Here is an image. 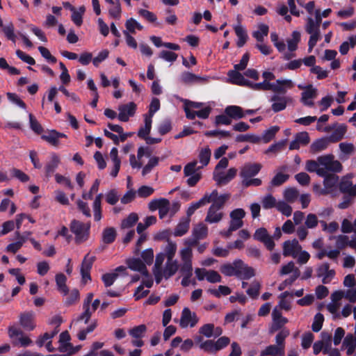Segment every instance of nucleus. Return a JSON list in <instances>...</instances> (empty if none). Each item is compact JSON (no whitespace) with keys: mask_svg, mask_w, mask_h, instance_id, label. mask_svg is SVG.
I'll use <instances>...</instances> for the list:
<instances>
[{"mask_svg":"<svg viewBox=\"0 0 356 356\" xmlns=\"http://www.w3.org/2000/svg\"><path fill=\"white\" fill-rule=\"evenodd\" d=\"M287 322L288 319L286 318H283L282 320H273V323L269 327V334H272L278 330L280 331Z\"/></svg>","mask_w":356,"mask_h":356,"instance_id":"53","label":"nucleus"},{"mask_svg":"<svg viewBox=\"0 0 356 356\" xmlns=\"http://www.w3.org/2000/svg\"><path fill=\"white\" fill-rule=\"evenodd\" d=\"M262 165L259 163H248L244 165L240 172V176L243 179L256 176L261 170Z\"/></svg>","mask_w":356,"mask_h":356,"instance_id":"11","label":"nucleus"},{"mask_svg":"<svg viewBox=\"0 0 356 356\" xmlns=\"http://www.w3.org/2000/svg\"><path fill=\"white\" fill-rule=\"evenodd\" d=\"M67 277L63 273H58L56 275V282L59 291L64 295H67L69 292V289L66 285Z\"/></svg>","mask_w":356,"mask_h":356,"instance_id":"40","label":"nucleus"},{"mask_svg":"<svg viewBox=\"0 0 356 356\" xmlns=\"http://www.w3.org/2000/svg\"><path fill=\"white\" fill-rule=\"evenodd\" d=\"M223 217V213L220 210L213 207H209L205 221L209 223H216L220 222Z\"/></svg>","mask_w":356,"mask_h":356,"instance_id":"24","label":"nucleus"},{"mask_svg":"<svg viewBox=\"0 0 356 356\" xmlns=\"http://www.w3.org/2000/svg\"><path fill=\"white\" fill-rule=\"evenodd\" d=\"M240 70H230L228 72L227 75L232 83L242 86L245 78L239 72Z\"/></svg>","mask_w":356,"mask_h":356,"instance_id":"33","label":"nucleus"},{"mask_svg":"<svg viewBox=\"0 0 356 356\" xmlns=\"http://www.w3.org/2000/svg\"><path fill=\"white\" fill-rule=\"evenodd\" d=\"M262 205L265 209H272L277 205L276 200L272 195L268 194L264 197Z\"/></svg>","mask_w":356,"mask_h":356,"instance_id":"62","label":"nucleus"},{"mask_svg":"<svg viewBox=\"0 0 356 356\" xmlns=\"http://www.w3.org/2000/svg\"><path fill=\"white\" fill-rule=\"evenodd\" d=\"M293 84L290 79H277L276 83H272L271 90L276 93L285 94L287 88H291Z\"/></svg>","mask_w":356,"mask_h":356,"instance_id":"19","label":"nucleus"},{"mask_svg":"<svg viewBox=\"0 0 356 356\" xmlns=\"http://www.w3.org/2000/svg\"><path fill=\"white\" fill-rule=\"evenodd\" d=\"M323 321H324L323 315L321 313H317L314 316V321L312 325V330L315 332H319L323 327Z\"/></svg>","mask_w":356,"mask_h":356,"instance_id":"55","label":"nucleus"},{"mask_svg":"<svg viewBox=\"0 0 356 356\" xmlns=\"http://www.w3.org/2000/svg\"><path fill=\"white\" fill-rule=\"evenodd\" d=\"M346 131V126L345 124H340L329 136H327V138L330 143H337L343 139Z\"/></svg>","mask_w":356,"mask_h":356,"instance_id":"27","label":"nucleus"},{"mask_svg":"<svg viewBox=\"0 0 356 356\" xmlns=\"http://www.w3.org/2000/svg\"><path fill=\"white\" fill-rule=\"evenodd\" d=\"M220 271L225 276H235L242 280H248L255 275L252 267L248 266L240 259H235L232 263H225L220 266Z\"/></svg>","mask_w":356,"mask_h":356,"instance_id":"1","label":"nucleus"},{"mask_svg":"<svg viewBox=\"0 0 356 356\" xmlns=\"http://www.w3.org/2000/svg\"><path fill=\"white\" fill-rule=\"evenodd\" d=\"M225 113L230 119L238 120L245 117V113L241 106L232 105L228 106L225 109Z\"/></svg>","mask_w":356,"mask_h":356,"instance_id":"23","label":"nucleus"},{"mask_svg":"<svg viewBox=\"0 0 356 356\" xmlns=\"http://www.w3.org/2000/svg\"><path fill=\"white\" fill-rule=\"evenodd\" d=\"M136 105L134 102L120 105L118 108V119L122 122H127L129 117L135 114Z\"/></svg>","mask_w":356,"mask_h":356,"instance_id":"15","label":"nucleus"},{"mask_svg":"<svg viewBox=\"0 0 356 356\" xmlns=\"http://www.w3.org/2000/svg\"><path fill=\"white\" fill-rule=\"evenodd\" d=\"M200 349L204 350L207 353H215L216 350L215 348V343L213 340H207L199 345Z\"/></svg>","mask_w":356,"mask_h":356,"instance_id":"59","label":"nucleus"},{"mask_svg":"<svg viewBox=\"0 0 356 356\" xmlns=\"http://www.w3.org/2000/svg\"><path fill=\"white\" fill-rule=\"evenodd\" d=\"M305 31L308 34L319 32L320 26L314 23V20L312 17H308L307 19V24L305 26Z\"/></svg>","mask_w":356,"mask_h":356,"instance_id":"61","label":"nucleus"},{"mask_svg":"<svg viewBox=\"0 0 356 356\" xmlns=\"http://www.w3.org/2000/svg\"><path fill=\"white\" fill-rule=\"evenodd\" d=\"M178 270V264L176 260H167L165 267L163 270V276L165 279H168L176 273Z\"/></svg>","mask_w":356,"mask_h":356,"instance_id":"35","label":"nucleus"},{"mask_svg":"<svg viewBox=\"0 0 356 356\" xmlns=\"http://www.w3.org/2000/svg\"><path fill=\"white\" fill-rule=\"evenodd\" d=\"M339 189L342 193L348 194L353 197L352 191L354 190V186L350 179L346 178L342 179L339 184Z\"/></svg>","mask_w":356,"mask_h":356,"instance_id":"39","label":"nucleus"},{"mask_svg":"<svg viewBox=\"0 0 356 356\" xmlns=\"http://www.w3.org/2000/svg\"><path fill=\"white\" fill-rule=\"evenodd\" d=\"M279 127L273 126L265 130L264 132L263 133L261 140L262 139L264 143H269L271 140L274 138L275 134L279 131Z\"/></svg>","mask_w":356,"mask_h":356,"instance_id":"48","label":"nucleus"},{"mask_svg":"<svg viewBox=\"0 0 356 356\" xmlns=\"http://www.w3.org/2000/svg\"><path fill=\"white\" fill-rule=\"evenodd\" d=\"M285 350L277 345L268 346L260 353V356H284Z\"/></svg>","mask_w":356,"mask_h":356,"instance_id":"26","label":"nucleus"},{"mask_svg":"<svg viewBox=\"0 0 356 356\" xmlns=\"http://www.w3.org/2000/svg\"><path fill=\"white\" fill-rule=\"evenodd\" d=\"M199 321V318L195 312H192L188 307H184L181 312V316L179 319V327L186 328L188 327H193Z\"/></svg>","mask_w":356,"mask_h":356,"instance_id":"6","label":"nucleus"},{"mask_svg":"<svg viewBox=\"0 0 356 356\" xmlns=\"http://www.w3.org/2000/svg\"><path fill=\"white\" fill-rule=\"evenodd\" d=\"M166 207H170V201L165 198L154 199L149 202L148 208L150 211H156V209H163Z\"/></svg>","mask_w":356,"mask_h":356,"instance_id":"30","label":"nucleus"},{"mask_svg":"<svg viewBox=\"0 0 356 356\" xmlns=\"http://www.w3.org/2000/svg\"><path fill=\"white\" fill-rule=\"evenodd\" d=\"M56 134L57 131L55 129L48 130L46 134L41 136V138L52 146L58 147L59 145V140Z\"/></svg>","mask_w":356,"mask_h":356,"instance_id":"34","label":"nucleus"},{"mask_svg":"<svg viewBox=\"0 0 356 356\" xmlns=\"http://www.w3.org/2000/svg\"><path fill=\"white\" fill-rule=\"evenodd\" d=\"M147 331L146 325L144 324L134 327L129 330V334L135 339H141Z\"/></svg>","mask_w":356,"mask_h":356,"instance_id":"51","label":"nucleus"},{"mask_svg":"<svg viewBox=\"0 0 356 356\" xmlns=\"http://www.w3.org/2000/svg\"><path fill=\"white\" fill-rule=\"evenodd\" d=\"M260 288V283L254 280L253 282H252L250 287L247 289L246 293L250 297H251L253 299H255L258 297L259 294Z\"/></svg>","mask_w":356,"mask_h":356,"instance_id":"54","label":"nucleus"},{"mask_svg":"<svg viewBox=\"0 0 356 356\" xmlns=\"http://www.w3.org/2000/svg\"><path fill=\"white\" fill-rule=\"evenodd\" d=\"M180 79L181 83L186 86L203 84L208 80L207 76H200L188 71L181 72Z\"/></svg>","mask_w":356,"mask_h":356,"instance_id":"9","label":"nucleus"},{"mask_svg":"<svg viewBox=\"0 0 356 356\" xmlns=\"http://www.w3.org/2000/svg\"><path fill=\"white\" fill-rule=\"evenodd\" d=\"M302 247L297 239L294 238L291 241H286L283 243V255L284 257L292 256L296 257L298 252L300 251Z\"/></svg>","mask_w":356,"mask_h":356,"instance_id":"12","label":"nucleus"},{"mask_svg":"<svg viewBox=\"0 0 356 356\" xmlns=\"http://www.w3.org/2000/svg\"><path fill=\"white\" fill-rule=\"evenodd\" d=\"M130 269L140 272L143 275L149 277V273L145 264L140 259H131L127 262Z\"/></svg>","mask_w":356,"mask_h":356,"instance_id":"20","label":"nucleus"},{"mask_svg":"<svg viewBox=\"0 0 356 356\" xmlns=\"http://www.w3.org/2000/svg\"><path fill=\"white\" fill-rule=\"evenodd\" d=\"M316 90L312 87V85L307 86V89L302 92L301 102L306 106L312 107L314 102L309 100L316 97Z\"/></svg>","mask_w":356,"mask_h":356,"instance_id":"25","label":"nucleus"},{"mask_svg":"<svg viewBox=\"0 0 356 356\" xmlns=\"http://www.w3.org/2000/svg\"><path fill=\"white\" fill-rule=\"evenodd\" d=\"M152 127V119L147 118V115L145 118V127H141L138 132V136L140 138L145 139L147 137L149 134Z\"/></svg>","mask_w":356,"mask_h":356,"instance_id":"47","label":"nucleus"},{"mask_svg":"<svg viewBox=\"0 0 356 356\" xmlns=\"http://www.w3.org/2000/svg\"><path fill=\"white\" fill-rule=\"evenodd\" d=\"M9 337L13 340L12 343L14 346H17L19 343L22 346L26 347L32 343V340L24 334L20 328L15 326H10L8 330Z\"/></svg>","mask_w":356,"mask_h":356,"instance_id":"5","label":"nucleus"},{"mask_svg":"<svg viewBox=\"0 0 356 356\" xmlns=\"http://www.w3.org/2000/svg\"><path fill=\"white\" fill-rule=\"evenodd\" d=\"M330 143V142L327 136L316 139L311 144L310 152L312 154L320 152L325 150Z\"/></svg>","mask_w":356,"mask_h":356,"instance_id":"22","label":"nucleus"},{"mask_svg":"<svg viewBox=\"0 0 356 356\" xmlns=\"http://www.w3.org/2000/svg\"><path fill=\"white\" fill-rule=\"evenodd\" d=\"M213 331L214 325L212 323L204 324L199 329V333L207 338H210L213 336Z\"/></svg>","mask_w":356,"mask_h":356,"instance_id":"60","label":"nucleus"},{"mask_svg":"<svg viewBox=\"0 0 356 356\" xmlns=\"http://www.w3.org/2000/svg\"><path fill=\"white\" fill-rule=\"evenodd\" d=\"M208 195H211V200H209V203L212 202L211 207L219 210H221L224 207V205L230 197L229 194L218 195L217 190H213L211 193H208Z\"/></svg>","mask_w":356,"mask_h":356,"instance_id":"14","label":"nucleus"},{"mask_svg":"<svg viewBox=\"0 0 356 356\" xmlns=\"http://www.w3.org/2000/svg\"><path fill=\"white\" fill-rule=\"evenodd\" d=\"M289 175L283 174L281 172L277 173L270 181L268 189L272 187H277L282 185L289 179Z\"/></svg>","mask_w":356,"mask_h":356,"instance_id":"41","label":"nucleus"},{"mask_svg":"<svg viewBox=\"0 0 356 356\" xmlns=\"http://www.w3.org/2000/svg\"><path fill=\"white\" fill-rule=\"evenodd\" d=\"M234 31L238 38L236 43L237 46L238 47H243L248 38L245 30L241 25H237L234 27Z\"/></svg>","mask_w":356,"mask_h":356,"instance_id":"36","label":"nucleus"},{"mask_svg":"<svg viewBox=\"0 0 356 356\" xmlns=\"http://www.w3.org/2000/svg\"><path fill=\"white\" fill-rule=\"evenodd\" d=\"M89 223H83L79 220H73L71 222L70 230L75 235V241L79 243L87 239L90 229Z\"/></svg>","mask_w":356,"mask_h":356,"instance_id":"4","label":"nucleus"},{"mask_svg":"<svg viewBox=\"0 0 356 356\" xmlns=\"http://www.w3.org/2000/svg\"><path fill=\"white\" fill-rule=\"evenodd\" d=\"M289 98L286 97H281L278 95H274L271 97L270 101L273 102L271 106L272 110L275 113H277L284 110L286 107Z\"/></svg>","mask_w":356,"mask_h":356,"instance_id":"18","label":"nucleus"},{"mask_svg":"<svg viewBox=\"0 0 356 356\" xmlns=\"http://www.w3.org/2000/svg\"><path fill=\"white\" fill-rule=\"evenodd\" d=\"M253 238L261 243H263L268 250H273L275 248V243L273 238L269 235L267 229L264 227H260L256 229Z\"/></svg>","mask_w":356,"mask_h":356,"instance_id":"7","label":"nucleus"},{"mask_svg":"<svg viewBox=\"0 0 356 356\" xmlns=\"http://www.w3.org/2000/svg\"><path fill=\"white\" fill-rule=\"evenodd\" d=\"M236 141L238 143L249 142L251 143H259L261 141V137L254 134H239L236 137Z\"/></svg>","mask_w":356,"mask_h":356,"instance_id":"43","label":"nucleus"},{"mask_svg":"<svg viewBox=\"0 0 356 356\" xmlns=\"http://www.w3.org/2000/svg\"><path fill=\"white\" fill-rule=\"evenodd\" d=\"M179 271L183 275V278L181 282V284L183 286H188L191 283H192L193 285L196 284L195 280L193 282L191 280L193 275V268H188L187 266L185 267H180Z\"/></svg>","mask_w":356,"mask_h":356,"instance_id":"28","label":"nucleus"},{"mask_svg":"<svg viewBox=\"0 0 356 356\" xmlns=\"http://www.w3.org/2000/svg\"><path fill=\"white\" fill-rule=\"evenodd\" d=\"M95 260V256L89 257V254H87L85 256L83 260L82 261L81 267V274L82 276V280L84 282H86L87 280H90L91 279L90 275V270Z\"/></svg>","mask_w":356,"mask_h":356,"instance_id":"16","label":"nucleus"},{"mask_svg":"<svg viewBox=\"0 0 356 356\" xmlns=\"http://www.w3.org/2000/svg\"><path fill=\"white\" fill-rule=\"evenodd\" d=\"M277 209L284 216L289 217L292 213V207L284 201H280L276 205Z\"/></svg>","mask_w":356,"mask_h":356,"instance_id":"56","label":"nucleus"},{"mask_svg":"<svg viewBox=\"0 0 356 356\" xmlns=\"http://www.w3.org/2000/svg\"><path fill=\"white\" fill-rule=\"evenodd\" d=\"M29 118L31 129L37 134H42L44 129L32 113H29Z\"/></svg>","mask_w":356,"mask_h":356,"instance_id":"50","label":"nucleus"},{"mask_svg":"<svg viewBox=\"0 0 356 356\" xmlns=\"http://www.w3.org/2000/svg\"><path fill=\"white\" fill-rule=\"evenodd\" d=\"M289 334V330L286 327L282 329L275 337L276 345L280 347H283V349L285 350V339Z\"/></svg>","mask_w":356,"mask_h":356,"instance_id":"46","label":"nucleus"},{"mask_svg":"<svg viewBox=\"0 0 356 356\" xmlns=\"http://www.w3.org/2000/svg\"><path fill=\"white\" fill-rule=\"evenodd\" d=\"M2 31L8 40H11L14 43L15 42L16 35L14 33V26L13 24H10L6 26H3Z\"/></svg>","mask_w":356,"mask_h":356,"instance_id":"63","label":"nucleus"},{"mask_svg":"<svg viewBox=\"0 0 356 356\" xmlns=\"http://www.w3.org/2000/svg\"><path fill=\"white\" fill-rule=\"evenodd\" d=\"M209 292L216 298H220L221 295H229L232 292V290L229 286L220 285L218 289H210Z\"/></svg>","mask_w":356,"mask_h":356,"instance_id":"57","label":"nucleus"},{"mask_svg":"<svg viewBox=\"0 0 356 356\" xmlns=\"http://www.w3.org/2000/svg\"><path fill=\"white\" fill-rule=\"evenodd\" d=\"M268 26L264 24H261L259 26V30L254 31L252 35L258 42H263L264 37L268 35Z\"/></svg>","mask_w":356,"mask_h":356,"instance_id":"52","label":"nucleus"},{"mask_svg":"<svg viewBox=\"0 0 356 356\" xmlns=\"http://www.w3.org/2000/svg\"><path fill=\"white\" fill-rule=\"evenodd\" d=\"M336 172L327 173L325 175L321 176L324 178L323 185L325 188L321 189L320 195H327L329 193L328 189H332L337 186L339 182V176L335 174Z\"/></svg>","mask_w":356,"mask_h":356,"instance_id":"13","label":"nucleus"},{"mask_svg":"<svg viewBox=\"0 0 356 356\" xmlns=\"http://www.w3.org/2000/svg\"><path fill=\"white\" fill-rule=\"evenodd\" d=\"M349 237L346 235H339L337 237L336 246L337 248L340 251L344 249L346 246H350Z\"/></svg>","mask_w":356,"mask_h":356,"instance_id":"58","label":"nucleus"},{"mask_svg":"<svg viewBox=\"0 0 356 356\" xmlns=\"http://www.w3.org/2000/svg\"><path fill=\"white\" fill-rule=\"evenodd\" d=\"M86 8L83 6L79 7V10H74L72 14V20L77 26H81L83 23V15L85 13Z\"/></svg>","mask_w":356,"mask_h":356,"instance_id":"49","label":"nucleus"},{"mask_svg":"<svg viewBox=\"0 0 356 356\" xmlns=\"http://www.w3.org/2000/svg\"><path fill=\"white\" fill-rule=\"evenodd\" d=\"M306 170L309 172H316L319 177L325 175V172L321 169V164L318 160H308L306 162Z\"/></svg>","mask_w":356,"mask_h":356,"instance_id":"37","label":"nucleus"},{"mask_svg":"<svg viewBox=\"0 0 356 356\" xmlns=\"http://www.w3.org/2000/svg\"><path fill=\"white\" fill-rule=\"evenodd\" d=\"M180 255L181 260L183 261V264L181 266L179 265L180 267H185L186 266H188V268L192 267V249L190 247H186L182 249L180 252Z\"/></svg>","mask_w":356,"mask_h":356,"instance_id":"31","label":"nucleus"},{"mask_svg":"<svg viewBox=\"0 0 356 356\" xmlns=\"http://www.w3.org/2000/svg\"><path fill=\"white\" fill-rule=\"evenodd\" d=\"M197 161H193L186 164L184 168V176L188 177L186 183L191 187L195 186L202 178L201 172H198L202 168L197 167Z\"/></svg>","mask_w":356,"mask_h":356,"instance_id":"3","label":"nucleus"},{"mask_svg":"<svg viewBox=\"0 0 356 356\" xmlns=\"http://www.w3.org/2000/svg\"><path fill=\"white\" fill-rule=\"evenodd\" d=\"M237 169L235 168H229L227 173L224 172H213V179L217 185L222 186L231 181L236 175Z\"/></svg>","mask_w":356,"mask_h":356,"instance_id":"8","label":"nucleus"},{"mask_svg":"<svg viewBox=\"0 0 356 356\" xmlns=\"http://www.w3.org/2000/svg\"><path fill=\"white\" fill-rule=\"evenodd\" d=\"M35 313L33 311L21 313L19 316V325L27 331H32L35 328L34 323Z\"/></svg>","mask_w":356,"mask_h":356,"instance_id":"10","label":"nucleus"},{"mask_svg":"<svg viewBox=\"0 0 356 356\" xmlns=\"http://www.w3.org/2000/svg\"><path fill=\"white\" fill-rule=\"evenodd\" d=\"M211 152L209 147L202 149L199 153L198 158L202 167L207 166L211 159Z\"/></svg>","mask_w":356,"mask_h":356,"instance_id":"45","label":"nucleus"},{"mask_svg":"<svg viewBox=\"0 0 356 356\" xmlns=\"http://www.w3.org/2000/svg\"><path fill=\"white\" fill-rule=\"evenodd\" d=\"M334 159V157L332 154L320 156L317 158L319 164H321V169H323L325 172V175L327 173L339 172L341 171V163Z\"/></svg>","mask_w":356,"mask_h":356,"instance_id":"2","label":"nucleus"},{"mask_svg":"<svg viewBox=\"0 0 356 356\" xmlns=\"http://www.w3.org/2000/svg\"><path fill=\"white\" fill-rule=\"evenodd\" d=\"M125 26L127 31L131 33H135V29H138V30H142L143 29V26L133 18L127 19Z\"/></svg>","mask_w":356,"mask_h":356,"instance_id":"64","label":"nucleus"},{"mask_svg":"<svg viewBox=\"0 0 356 356\" xmlns=\"http://www.w3.org/2000/svg\"><path fill=\"white\" fill-rule=\"evenodd\" d=\"M60 162V160L59 156L56 154H53L51 156L50 161L47 163L45 166V172L47 177L51 176L58 166Z\"/></svg>","mask_w":356,"mask_h":356,"instance_id":"32","label":"nucleus"},{"mask_svg":"<svg viewBox=\"0 0 356 356\" xmlns=\"http://www.w3.org/2000/svg\"><path fill=\"white\" fill-rule=\"evenodd\" d=\"M179 101L183 102L184 103V110L186 113V116L189 120H193L195 118V115H193L194 108H200L203 106V103L202 102H192L188 99H184L182 98H179Z\"/></svg>","mask_w":356,"mask_h":356,"instance_id":"17","label":"nucleus"},{"mask_svg":"<svg viewBox=\"0 0 356 356\" xmlns=\"http://www.w3.org/2000/svg\"><path fill=\"white\" fill-rule=\"evenodd\" d=\"M138 220V216L136 213H131L126 218L122 220L121 229H129L132 227Z\"/></svg>","mask_w":356,"mask_h":356,"instance_id":"42","label":"nucleus"},{"mask_svg":"<svg viewBox=\"0 0 356 356\" xmlns=\"http://www.w3.org/2000/svg\"><path fill=\"white\" fill-rule=\"evenodd\" d=\"M211 197V195H208V193H206L200 200L197 202H192L186 211L187 217L190 218L197 209L207 203H209Z\"/></svg>","mask_w":356,"mask_h":356,"instance_id":"21","label":"nucleus"},{"mask_svg":"<svg viewBox=\"0 0 356 356\" xmlns=\"http://www.w3.org/2000/svg\"><path fill=\"white\" fill-rule=\"evenodd\" d=\"M117 236V232L114 227H109L105 228L102 232V240L105 244L113 243Z\"/></svg>","mask_w":356,"mask_h":356,"instance_id":"29","label":"nucleus"},{"mask_svg":"<svg viewBox=\"0 0 356 356\" xmlns=\"http://www.w3.org/2000/svg\"><path fill=\"white\" fill-rule=\"evenodd\" d=\"M192 234L198 240L203 239L207 236L208 227L202 222L199 223L193 228Z\"/></svg>","mask_w":356,"mask_h":356,"instance_id":"38","label":"nucleus"},{"mask_svg":"<svg viewBox=\"0 0 356 356\" xmlns=\"http://www.w3.org/2000/svg\"><path fill=\"white\" fill-rule=\"evenodd\" d=\"M168 243L164 248V252L167 260H172L177 252V243L168 239Z\"/></svg>","mask_w":356,"mask_h":356,"instance_id":"44","label":"nucleus"}]
</instances>
